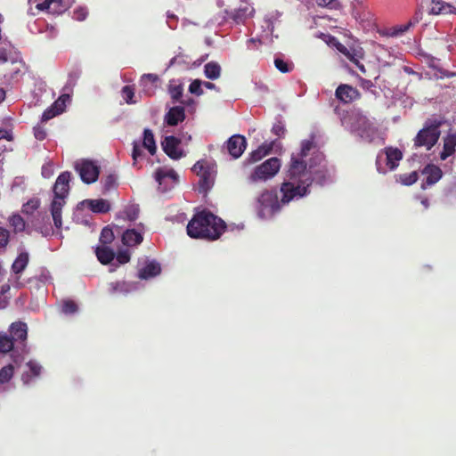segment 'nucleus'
Segmentation results:
<instances>
[{"instance_id":"obj_1","label":"nucleus","mask_w":456,"mask_h":456,"mask_svg":"<svg viewBox=\"0 0 456 456\" xmlns=\"http://www.w3.org/2000/svg\"><path fill=\"white\" fill-rule=\"evenodd\" d=\"M187 234L192 239L209 241L218 240L226 231L225 222L209 210L197 211L189 221Z\"/></svg>"},{"instance_id":"obj_2","label":"nucleus","mask_w":456,"mask_h":456,"mask_svg":"<svg viewBox=\"0 0 456 456\" xmlns=\"http://www.w3.org/2000/svg\"><path fill=\"white\" fill-rule=\"evenodd\" d=\"M71 174L68 171L62 172L57 177L53 185V200L51 204V214L56 228L62 225L61 209L66 204V199L69 193V182Z\"/></svg>"},{"instance_id":"obj_3","label":"nucleus","mask_w":456,"mask_h":456,"mask_svg":"<svg viewBox=\"0 0 456 456\" xmlns=\"http://www.w3.org/2000/svg\"><path fill=\"white\" fill-rule=\"evenodd\" d=\"M281 199H278L275 190H265L256 199L257 216L262 218H270L280 212L281 207Z\"/></svg>"},{"instance_id":"obj_4","label":"nucleus","mask_w":456,"mask_h":456,"mask_svg":"<svg viewBox=\"0 0 456 456\" xmlns=\"http://www.w3.org/2000/svg\"><path fill=\"white\" fill-rule=\"evenodd\" d=\"M313 183L309 179L297 181L289 179L281 184V203L289 204L294 200L301 199L310 193V187Z\"/></svg>"},{"instance_id":"obj_5","label":"nucleus","mask_w":456,"mask_h":456,"mask_svg":"<svg viewBox=\"0 0 456 456\" xmlns=\"http://www.w3.org/2000/svg\"><path fill=\"white\" fill-rule=\"evenodd\" d=\"M442 122L439 120H428L425 123L424 127L419 131L415 139V147H426L428 151L431 150L437 142L441 132L440 126Z\"/></svg>"},{"instance_id":"obj_6","label":"nucleus","mask_w":456,"mask_h":456,"mask_svg":"<svg viewBox=\"0 0 456 456\" xmlns=\"http://www.w3.org/2000/svg\"><path fill=\"white\" fill-rule=\"evenodd\" d=\"M281 166V163L280 159L276 157L270 158L262 164L256 166L249 175L248 180L252 183L266 182L278 174Z\"/></svg>"},{"instance_id":"obj_7","label":"nucleus","mask_w":456,"mask_h":456,"mask_svg":"<svg viewBox=\"0 0 456 456\" xmlns=\"http://www.w3.org/2000/svg\"><path fill=\"white\" fill-rule=\"evenodd\" d=\"M75 170L79 174L81 180L91 184L97 181L100 175V167L95 161L82 159L77 160L74 164Z\"/></svg>"},{"instance_id":"obj_8","label":"nucleus","mask_w":456,"mask_h":456,"mask_svg":"<svg viewBox=\"0 0 456 456\" xmlns=\"http://www.w3.org/2000/svg\"><path fill=\"white\" fill-rule=\"evenodd\" d=\"M311 168L312 166L310 165L309 169H307V164L304 158L292 154L288 171V178L297 181L309 179L311 183H313L314 178Z\"/></svg>"},{"instance_id":"obj_9","label":"nucleus","mask_w":456,"mask_h":456,"mask_svg":"<svg viewBox=\"0 0 456 456\" xmlns=\"http://www.w3.org/2000/svg\"><path fill=\"white\" fill-rule=\"evenodd\" d=\"M226 148L232 158L238 159L247 148V140L243 135L234 134L227 140Z\"/></svg>"},{"instance_id":"obj_10","label":"nucleus","mask_w":456,"mask_h":456,"mask_svg":"<svg viewBox=\"0 0 456 456\" xmlns=\"http://www.w3.org/2000/svg\"><path fill=\"white\" fill-rule=\"evenodd\" d=\"M181 140L174 135L166 136L162 142L164 152L173 159H179L183 156V152L179 149Z\"/></svg>"},{"instance_id":"obj_11","label":"nucleus","mask_w":456,"mask_h":456,"mask_svg":"<svg viewBox=\"0 0 456 456\" xmlns=\"http://www.w3.org/2000/svg\"><path fill=\"white\" fill-rule=\"evenodd\" d=\"M335 95L343 103H350L360 98L361 94L355 87L342 84L337 87Z\"/></svg>"},{"instance_id":"obj_12","label":"nucleus","mask_w":456,"mask_h":456,"mask_svg":"<svg viewBox=\"0 0 456 456\" xmlns=\"http://www.w3.org/2000/svg\"><path fill=\"white\" fill-rule=\"evenodd\" d=\"M10 338L13 342L20 343L21 347L24 348L28 338L27 324L22 322H13L10 327Z\"/></svg>"},{"instance_id":"obj_13","label":"nucleus","mask_w":456,"mask_h":456,"mask_svg":"<svg viewBox=\"0 0 456 456\" xmlns=\"http://www.w3.org/2000/svg\"><path fill=\"white\" fill-rule=\"evenodd\" d=\"M253 12L254 9L248 3L244 2L230 13L226 11V13L236 24H240L250 17Z\"/></svg>"},{"instance_id":"obj_14","label":"nucleus","mask_w":456,"mask_h":456,"mask_svg":"<svg viewBox=\"0 0 456 456\" xmlns=\"http://www.w3.org/2000/svg\"><path fill=\"white\" fill-rule=\"evenodd\" d=\"M36 7L39 11H45L52 14H61L67 9L63 0H45L37 4Z\"/></svg>"},{"instance_id":"obj_15","label":"nucleus","mask_w":456,"mask_h":456,"mask_svg":"<svg viewBox=\"0 0 456 456\" xmlns=\"http://www.w3.org/2000/svg\"><path fill=\"white\" fill-rule=\"evenodd\" d=\"M274 142L270 143H263L256 150L253 151L249 153L248 157L245 159V164H253L256 163L265 156L270 154L273 151Z\"/></svg>"},{"instance_id":"obj_16","label":"nucleus","mask_w":456,"mask_h":456,"mask_svg":"<svg viewBox=\"0 0 456 456\" xmlns=\"http://www.w3.org/2000/svg\"><path fill=\"white\" fill-rule=\"evenodd\" d=\"M429 14H456V7L442 0H432L430 3Z\"/></svg>"},{"instance_id":"obj_17","label":"nucleus","mask_w":456,"mask_h":456,"mask_svg":"<svg viewBox=\"0 0 456 456\" xmlns=\"http://www.w3.org/2000/svg\"><path fill=\"white\" fill-rule=\"evenodd\" d=\"M185 119V110L183 106H175L169 109L165 115V122L171 126L178 125Z\"/></svg>"},{"instance_id":"obj_18","label":"nucleus","mask_w":456,"mask_h":456,"mask_svg":"<svg viewBox=\"0 0 456 456\" xmlns=\"http://www.w3.org/2000/svg\"><path fill=\"white\" fill-rule=\"evenodd\" d=\"M192 170L200 176V187L206 189L209 186V179H210V170L207 166V162L205 160L197 161Z\"/></svg>"},{"instance_id":"obj_19","label":"nucleus","mask_w":456,"mask_h":456,"mask_svg":"<svg viewBox=\"0 0 456 456\" xmlns=\"http://www.w3.org/2000/svg\"><path fill=\"white\" fill-rule=\"evenodd\" d=\"M161 273V266L159 263L155 260L149 261L146 265L139 270L138 277L141 280H148L156 277Z\"/></svg>"},{"instance_id":"obj_20","label":"nucleus","mask_w":456,"mask_h":456,"mask_svg":"<svg viewBox=\"0 0 456 456\" xmlns=\"http://www.w3.org/2000/svg\"><path fill=\"white\" fill-rule=\"evenodd\" d=\"M386 152V164L390 170H394L399 165V161L403 158L402 151L397 148L388 147L385 150Z\"/></svg>"},{"instance_id":"obj_21","label":"nucleus","mask_w":456,"mask_h":456,"mask_svg":"<svg viewBox=\"0 0 456 456\" xmlns=\"http://www.w3.org/2000/svg\"><path fill=\"white\" fill-rule=\"evenodd\" d=\"M423 174L426 175V183L428 185L435 184L443 175L441 168L436 165H428L424 168Z\"/></svg>"},{"instance_id":"obj_22","label":"nucleus","mask_w":456,"mask_h":456,"mask_svg":"<svg viewBox=\"0 0 456 456\" xmlns=\"http://www.w3.org/2000/svg\"><path fill=\"white\" fill-rule=\"evenodd\" d=\"M143 238L141 232L134 229L126 230L122 235V242L126 246H135L142 241Z\"/></svg>"},{"instance_id":"obj_23","label":"nucleus","mask_w":456,"mask_h":456,"mask_svg":"<svg viewBox=\"0 0 456 456\" xmlns=\"http://www.w3.org/2000/svg\"><path fill=\"white\" fill-rule=\"evenodd\" d=\"M95 255L98 261L102 265L110 264L115 257V252L109 247H97L95 248Z\"/></svg>"},{"instance_id":"obj_24","label":"nucleus","mask_w":456,"mask_h":456,"mask_svg":"<svg viewBox=\"0 0 456 456\" xmlns=\"http://www.w3.org/2000/svg\"><path fill=\"white\" fill-rule=\"evenodd\" d=\"M29 256L27 252H21L16 257L12 265V271L16 274H20L28 266Z\"/></svg>"},{"instance_id":"obj_25","label":"nucleus","mask_w":456,"mask_h":456,"mask_svg":"<svg viewBox=\"0 0 456 456\" xmlns=\"http://www.w3.org/2000/svg\"><path fill=\"white\" fill-rule=\"evenodd\" d=\"M456 146V136L455 135H447L444 141V148L442 152L440 153V159L442 160H445L448 157L452 155L455 151Z\"/></svg>"},{"instance_id":"obj_26","label":"nucleus","mask_w":456,"mask_h":456,"mask_svg":"<svg viewBox=\"0 0 456 456\" xmlns=\"http://www.w3.org/2000/svg\"><path fill=\"white\" fill-rule=\"evenodd\" d=\"M166 178L177 182L178 175L174 169L158 168L155 172V180L161 185Z\"/></svg>"},{"instance_id":"obj_27","label":"nucleus","mask_w":456,"mask_h":456,"mask_svg":"<svg viewBox=\"0 0 456 456\" xmlns=\"http://www.w3.org/2000/svg\"><path fill=\"white\" fill-rule=\"evenodd\" d=\"M142 145L149 151L151 155H154L157 151V146L154 139L152 131L149 128H145L143 131V141Z\"/></svg>"},{"instance_id":"obj_28","label":"nucleus","mask_w":456,"mask_h":456,"mask_svg":"<svg viewBox=\"0 0 456 456\" xmlns=\"http://www.w3.org/2000/svg\"><path fill=\"white\" fill-rule=\"evenodd\" d=\"M204 73L208 79H217L221 75V67L217 62H208L204 66Z\"/></svg>"},{"instance_id":"obj_29","label":"nucleus","mask_w":456,"mask_h":456,"mask_svg":"<svg viewBox=\"0 0 456 456\" xmlns=\"http://www.w3.org/2000/svg\"><path fill=\"white\" fill-rule=\"evenodd\" d=\"M90 209L94 213H107L110 207L106 200H91L88 202Z\"/></svg>"},{"instance_id":"obj_30","label":"nucleus","mask_w":456,"mask_h":456,"mask_svg":"<svg viewBox=\"0 0 456 456\" xmlns=\"http://www.w3.org/2000/svg\"><path fill=\"white\" fill-rule=\"evenodd\" d=\"M350 61L356 65V67L362 72L365 73L366 69L363 64L360 62V59L363 58V53L361 50L350 48V51L346 56Z\"/></svg>"},{"instance_id":"obj_31","label":"nucleus","mask_w":456,"mask_h":456,"mask_svg":"<svg viewBox=\"0 0 456 456\" xmlns=\"http://www.w3.org/2000/svg\"><path fill=\"white\" fill-rule=\"evenodd\" d=\"M9 224L11 227H12L13 232L15 233L21 232L26 228V223L22 216L19 214H13L12 215L9 219Z\"/></svg>"},{"instance_id":"obj_32","label":"nucleus","mask_w":456,"mask_h":456,"mask_svg":"<svg viewBox=\"0 0 456 456\" xmlns=\"http://www.w3.org/2000/svg\"><path fill=\"white\" fill-rule=\"evenodd\" d=\"M316 147L315 142L314 141V136H312L311 139L304 140L301 142V150L297 154V156H299L300 158H305L309 155L310 151L314 150Z\"/></svg>"},{"instance_id":"obj_33","label":"nucleus","mask_w":456,"mask_h":456,"mask_svg":"<svg viewBox=\"0 0 456 456\" xmlns=\"http://www.w3.org/2000/svg\"><path fill=\"white\" fill-rule=\"evenodd\" d=\"M419 178L418 173L416 171H412L411 173L402 174L398 175L397 181L400 182L403 185H412L417 182Z\"/></svg>"},{"instance_id":"obj_34","label":"nucleus","mask_w":456,"mask_h":456,"mask_svg":"<svg viewBox=\"0 0 456 456\" xmlns=\"http://www.w3.org/2000/svg\"><path fill=\"white\" fill-rule=\"evenodd\" d=\"M14 374V367L12 364H8L0 370V384L8 383Z\"/></svg>"},{"instance_id":"obj_35","label":"nucleus","mask_w":456,"mask_h":456,"mask_svg":"<svg viewBox=\"0 0 456 456\" xmlns=\"http://www.w3.org/2000/svg\"><path fill=\"white\" fill-rule=\"evenodd\" d=\"M14 342L10 336L0 335V353H8L13 349Z\"/></svg>"},{"instance_id":"obj_36","label":"nucleus","mask_w":456,"mask_h":456,"mask_svg":"<svg viewBox=\"0 0 456 456\" xmlns=\"http://www.w3.org/2000/svg\"><path fill=\"white\" fill-rule=\"evenodd\" d=\"M419 22V20L416 19L413 21L409 20L405 24L397 25L393 28V31L391 32V36L393 37H398L402 36L403 33H405L411 27L414 26L416 23Z\"/></svg>"},{"instance_id":"obj_37","label":"nucleus","mask_w":456,"mask_h":456,"mask_svg":"<svg viewBox=\"0 0 456 456\" xmlns=\"http://www.w3.org/2000/svg\"><path fill=\"white\" fill-rule=\"evenodd\" d=\"M274 65L275 68L281 73H289L294 68V64L291 61H284L281 58H275Z\"/></svg>"},{"instance_id":"obj_38","label":"nucleus","mask_w":456,"mask_h":456,"mask_svg":"<svg viewBox=\"0 0 456 456\" xmlns=\"http://www.w3.org/2000/svg\"><path fill=\"white\" fill-rule=\"evenodd\" d=\"M114 238H115V236H114V233H113V231L111 228L106 226L102 230V232L100 235V241L102 244H104V245L110 244L113 241Z\"/></svg>"},{"instance_id":"obj_39","label":"nucleus","mask_w":456,"mask_h":456,"mask_svg":"<svg viewBox=\"0 0 456 456\" xmlns=\"http://www.w3.org/2000/svg\"><path fill=\"white\" fill-rule=\"evenodd\" d=\"M122 96L126 103L128 104H134L136 102V101L134 100V89L131 86H125L122 88Z\"/></svg>"},{"instance_id":"obj_40","label":"nucleus","mask_w":456,"mask_h":456,"mask_svg":"<svg viewBox=\"0 0 456 456\" xmlns=\"http://www.w3.org/2000/svg\"><path fill=\"white\" fill-rule=\"evenodd\" d=\"M110 292L112 294H116V293L126 294L129 291L128 284L125 281L112 282V283H110Z\"/></svg>"},{"instance_id":"obj_41","label":"nucleus","mask_w":456,"mask_h":456,"mask_svg":"<svg viewBox=\"0 0 456 456\" xmlns=\"http://www.w3.org/2000/svg\"><path fill=\"white\" fill-rule=\"evenodd\" d=\"M61 113H62V111L57 109V107H54V104L53 103L51 107L43 112L41 120L42 122H46Z\"/></svg>"},{"instance_id":"obj_42","label":"nucleus","mask_w":456,"mask_h":456,"mask_svg":"<svg viewBox=\"0 0 456 456\" xmlns=\"http://www.w3.org/2000/svg\"><path fill=\"white\" fill-rule=\"evenodd\" d=\"M40 202L37 199L28 200L22 207V212L25 214H31L39 208Z\"/></svg>"},{"instance_id":"obj_43","label":"nucleus","mask_w":456,"mask_h":456,"mask_svg":"<svg viewBox=\"0 0 456 456\" xmlns=\"http://www.w3.org/2000/svg\"><path fill=\"white\" fill-rule=\"evenodd\" d=\"M183 88L182 85L170 86L169 94L174 102L180 101L183 96Z\"/></svg>"},{"instance_id":"obj_44","label":"nucleus","mask_w":456,"mask_h":456,"mask_svg":"<svg viewBox=\"0 0 456 456\" xmlns=\"http://www.w3.org/2000/svg\"><path fill=\"white\" fill-rule=\"evenodd\" d=\"M201 85H202V83L200 80H199V79L193 80L189 86L190 93L196 94L198 96L203 94V90L201 89Z\"/></svg>"},{"instance_id":"obj_45","label":"nucleus","mask_w":456,"mask_h":456,"mask_svg":"<svg viewBox=\"0 0 456 456\" xmlns=\"http://www.w3.org/2000/svg\"><path fill=\"white\" fill-rule=\"evenodd\" d=\"M70 97L68 94H61L54 102V107H57L61 111H64L66 107V102L69 101Z\"/></svg>"},{"instance_id":"obj_46","label":"nucleus","mask_w":456,"mask_h":456,"mask_svg":"<svg viewBox=\"0 0 456 456\" xmlns=\"http://www.w3.org/2000/svg\"><path fill=\"white\" fill-rule=\"evenodd\" d=\"M77 311V304L72 300L65 301L62 305V312L67 314H74Z\"/></svg>"},{"instance_id":"obj_47","label":"nucleus","mask_w":456,"mask_h":456,"mask_svg":"<svg viewBox=\"0 0 456 456\" xmlns=\"http://www.w3.org/2000/svg\"><path fill=\"white\" fill-rule=\"evenodd\" d=\"M272 132L279 137L284 136L286 133V128L283 122L277 121L276 123H274L272 127Z\"/></svg>"},{"instance_id":"obj_48","label":"nucleus","mask_w":456,"mask_h":456,"mask_svg":"<svg viewBox=\"0 0 456 456\" xmlns=\"http://www.w3.org/2000/svg\"><path fill=\"white\" fill-rule=\"evenodd\" d=\"M139 208L135 206H130L126 208L125 215L129 221H134L138 217Z\"/></svg>"},{"instance_id":"obj_49","label":"nucleus","mask_w":456,"mask_h":456,"mask_svg":"<svg viewBox=\"0 0 456 456\" xmlns=\"http://www.w3.org/2000/svg\"><path fill=\"white\" fill-rule=\"evenodd\" d=\"M10 232L5 228L0 227V248H5L9 242Z\"/></svg>"},{"instance_id":"obj_50","label":"nucleus","mask_w":456,"mask_h":456,"mask_svg":"<svg viewBox=\"0 0 456 456\" xmlns=\"http://www.w3.org/2000/svg\"><path fill=\"white\" fill-rule=\"evenodd\" d=\"M34 131V135L36 137V139L39 140V141H43L46 138V131L45 129L40 126V125H37L34 127L33 129Z\"/></svg>"},{"instance_id":"obj_51","label":"nucleus","mask_w":456,"mask_h":456,"mask_svg":"<svg viewBox=\"0 0 456 456\" xmlns=\"http://www.w3.org/2000/svg\"><path fill=\"white\" fill-rule=\"evenodd\" d=\"M316 4L322 7H329L330 9H336L339 4L337 0H315Z\"/></svg>"},{"instance_id":"obj_52","label":"nucleus","mask_w":456,"mask_h":456,"mask_svg":"<svg viewBox=\"0 0 456 456\" xmlns=\"http://www.w3.org/2000/svg\"><path fill=\"white\" fill-rule=\"evenodd\" d=\"M116 185V177L114 175H109L104 180H103V187L105 191H110V189L114 188Z\"/></svg>"},{"instance_id":"obj_53","label":"nucleus","mask_w":456,"mask_h":456,"mask_svg":"<svg viewBox=\"0 0 456 456\" xmlns=\"http://www.w3.org/2000/svg\"><path fill=\"white\" fill-rule=\"evenodd\" d=\"M27 366L28 367L33 377H38L40 375L41 366L38 363L33 361H29L27 363Z\"/></svg>"},{"instance_id":"obj_54","label":"nucleus","mask_w":456,"mask_h":456,"mask_svg":"<svg viewBox=\"0 0 456 456\" xmlns=\"http://www.w3.org/2000/svg\"><path fill=\"white\" fill-rule=\"evenodd\" d=\"M117 260L121 265L128 263L130 261V254L128 250L118 251Z\"/></svg>"},{"instance_id":"obj_55","label":"nucleus","mask_w":456,"mask_h":456,"mask_svg":"<svg viewBox=\"0 0 456 456\" xmlns=\"http://www.w3.org/2000/svg\"><path fill=\"white\" fill-rule=\"evenodd\" d=\"M159 81V77L156 74H144L142 76L141 83L146 84V83H151L156 84Z\"/></svg>"},{"instance_id":"obj_56","label":"nucleus","mask_w":456,"mask_h":456,"mask_svg":"<svg viewBox=\"0 0 456 456\" xmlns=\"http://www.w3.org/2000/svg\"><path fill=\"white\" fill-rule=\"evenodd\" d=\"M142 151L141 147L136 142H134V146H133V151H132L133 159L134 161H136L137 159L142 156Z\"/></svg>"},{"instance_id":"obj_57","label":"nucleus","mask_w":456,"mask_h":456,"mask_svg":"<svg viewBox=\"0 0 456 456\" xmlns=\"http://www.w3.org/2000/svg\"><path fill=\"white\" fill-rule=\"evenodd\" d=\"M87 12L83 8L77 9L74 12V18L77 20H84L86 18Z\"/></svg>"},{"instance_id":"obj_58","label":"nucleus","mask_w":456,"mask_h":456,"mask_svg":"<svg viewBox=\"0 0 456 456\" xmlns=\"http://www.w3.org/2000/svg\"><path fill=\"white\" fill-rule=\"evenodd\" d=\"M2 139L12 141V135L8 130L0 127V140Z\"/></svg>"},{"instance_id":"obj_59","label":"nucleus","mask_w":456,"mask_h":456,"mask_svg":"<svg viewBox=\"0 0 456 456\" xmlns=\"http://www.w3.org/2000/svg\"><path fill=\"white\" fill-rule=\"evenodd\" d=\"M80 77V72L76 70L72 71L69 75V85H74L76 80Z\"/></svg>"},{"instance_id":"obj_60","label":"nucleus","mask_w":456,"mask_h":456,"mask_svg":"<svg viewBox=\"0 0 456 456\" xmlns=\"http://www.w3.org/2000/svg\"><path fill=\"white\" fill-rule=\"evenodd\" d=\"M337 48L345 56H346V54L350 51V48H347L346 46H345V45H343L341 44H339Z\"/></svg>"},{"instance_id":"obj_61","label":"nucleus","mask_w":456,"mask_h":456,"mask_svg":"<svg viewBox=\"0 0 456 456\" xmlns=\"http://www.w3.org/2000/svg\"><path fill=\"white\" fill-rule=\"evenodd\" d=\"M381 160H382V157H381V156H378V157H377V160H376V165H377L378 171H379V173H386V170H385V169H383V168L381 167V166H380V162H381Z\"/></svg>"},{"instance_id":"obj_62","label":"nucleus","mask_w":456,"mask_h":456,"mask_svg":"<svg viewBox=\"0 0 456 456\" xmlns=\"http://www.w3.org/2000/svg\"><path fill=\"white\" fill-rule=\"evenodd\" d=\"M11 289V286L6 283V284H4L2 287H1V289H0V294L1 295H4L6 294L7 292H9V290Z\"/></svg>"},{"instance_id":"obj_63","label":"nucleus","mask_w":456,"mask_h":456,"mask_svg":"<svg viewBox=\"0 0 456 456\" xmlns=\"http://www.w3.org/2000/svg\"><path fill=\"white\" fill-rule=\"evenodd\" d=\"M203 85L208 89H216V85L211 82H204Z\"/></svg>"},{"instance_id":"obj_64","label":"nucleus","mask_w":456,"mask_h":456,"mask_svg":"<svg viewBox=\"0 0 456 456\" xmlns=\"http://www.w3.org/2000/svg\"><path fill=\"white\" fill-rule=\"evenodd\" d=\"M5 98V91L3 88H0V102H3Z\"/></svg>"}]
</instances>
